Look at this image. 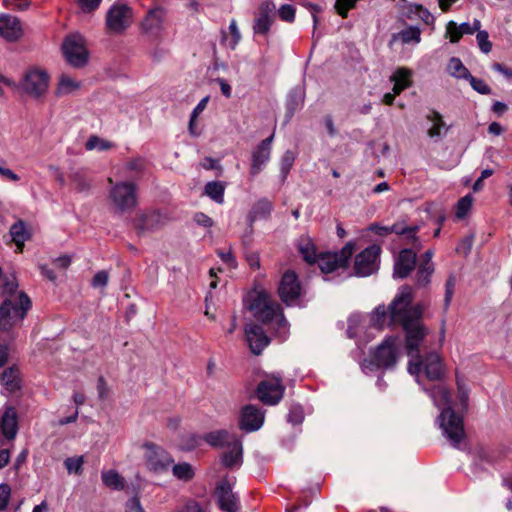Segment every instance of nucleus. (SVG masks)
I'll return each instance as SVG.
<instances>
[{
  "instance_id": "f257e3e1",
  "label": "nucleus",
  "mask_w": 512,
  "mask_h": 512,
  "mask_svg": "<svg viewBox=\"0 0 512 512\" xmlns=\"http://www.w3.org/2000/svg\"><path fill=\"white\" fill-rule=\"evenodd\" d=\"M413 290L410 286H402L390 305L389 324H399L405 331V347L409 357L418 355V346L425 339L426 329L421 323L422 308L412 305Z\"/></svg>"
},
{
  "instance_id": "f03ea898",
  "label": "nucleus",
  "mask_w": 512,
  "mask_h": 512,
  "mask_svg": "<svg viewBox=\"0 0 512 512\" xmlns=\"http://www.w3.org/2000/svg\"><path fill=\"white\" fill-rule=\"evenodd\" d=\"M435 407L440 409L436 419L442 434L453 447L458 448L465 438L463 416L455 412L454 404L449 391L441 385L424 388Z\"/></svg>"
},
{
  "instance_id": "7ed1b4c3",
  "label": "nucleus",
  "mask_w": 512,
  "mask_h": 512,
  "mask_svg": "<svg viewBox=\"0 0 512 512\" xmlns=\"http://www.w3.org/2000/svg\"><path fill=\"white\" fill-rule=\"evenodd\" d=\"M298 249L303 259L310 265L317 263L324 274L333 273L339 269L346 270L352 257L355 244L348 242L339 252H326L317 254L315 245L310 238L302 237L299 240Z\"/></svg>"
},
{
  "instance_id": "20e7f679",
  "label": "nucleus",
  "mask_w": 512,
  "mask_h": 512,
  "mask_svg": "<svg viewBox=\"0 0 512 512\" xmlns=\"http://www.w3.org/2000/svg\"><path fill=\"white\" fill-rule=\"evenodd\" d=\"M248 309L254 317L274 329L280 338L285 339L288 334V322L281 307L275 303L265 291H253L246 298Z\"/></svg>"
},
{
  "instance_id": "39448f33",
  "label": "nucleus",
  "mask_w": 512,
  "mask_h": 512,
  "mask_svg": "<svg viewBox=\"0 0 512 512\" xmlns=\"http://www.w3.org/2000/svg\"><path fill=\"white\" fill-rule=\"evenodd\" d=\"M401 356V341L398 336H388L374 350L370 360H364L361 365L366 374L379 368L390 369L394 367Z\"/></svg>"
},
{
  "instance_id": "423d86ee",
  "label": "nucleus",
  "mask_w": 512,
  "mask_h": 512,
  "mask_svg": "<svg viewBox=\"0 0 512 512\" xmlns=\"http://www.w3.org/2000/svg\"><path fill=\"white\" fill-rule=\"evenodd\" d=\"M424 340L418 346V355L415 357H409L408 363V372L411 375H415L417 377V382L419 381V373L423 370L425 376L431 380H439L443 375V365L439 355L436 352H425L424 355L421 353L424 352Z\"/></svg>"
},
{
  "instance_id": "0eeeda50",
  "label": "nucleus",
  "mask_w": 512,
  "mask_h": 512,
  "mask_svg": "<svg viewBox=\"0 0 512 512\" xmlns=\"http://www.w3.org/2000/svg\"><path fill=\"white\" fill-rule=\"evenodd\" d=\"M30 307L31 301L23 292L18 297L6 298L0 306V329L8 330L22 321Z\"/></svg>"
},
{
  "instance_id": "6e6552de",
  "label": "nucleus",
  "mask_w": 512,
  "mask_h": 512,
  "mask_svg": "<svg viewBox=\"0 0 512 512\" xmlns=\"http://www.w3.org/2000/svg\"><path fill=\"white\" fill-rule=\"evenodd\" d=\"M110 199L121 212L129 211L137 205V186L133 182L116 183L110 190Z\"/></svg>"
},
{
  "instance_id": "1a4fd4ad",
  "label": "nucleus",
  "mask_w": 512,
  "mask_h": 512,
  "mask_svg": "<svg viewBox=\"0 0 512 512\" xmlns=\"http://www.w3.org/2000/svg\"><path fill=\"white\" fill-rule=\"evenodd\" d=\"M144 450V459L147 468L157 474L166 472L173 464V458L162 447L152 443L145 442L142 444Z\"/></svg>"
},
{
  "instance_id": "9d476101",
  "label": "nucleus",
  "mask_w": 512,
  "mask_h": 512,
  "mask_svg": "<svg viewBox=\"0 0 512 512\" xmlns=\"http://www.w3.org/2000/svg\"><path fill=\"white\" fill-rule=\"evenodd\" d=\"M381 248L378 245H370L355 257L353 275L367 277L379 269V256Z\"/></svg>"
},
{
  "instance_id": "9b49d317",
  "label": "nucleus",
  "mask_w": 512,
  "mask_h": 512,
  "mask_svg": "<svg viewBox=\"0 0 512 512\" xmlns=\"http://www.w3.org/2000/svg\"><path fill=\"white\" fill-rule=\"evenodd\" d=\"M187 438L189 440V443L183 447L185 450H191L197 447L202 440L201 437L195 434H189ZM203 440L210 446L217 448H227L234 443L241 442L234 433H231L225 429L206 433L203 436Z\"/></svg>"
},
{
  "instance_id": "f8f14e48",
  "label": "nucleus",
  "mask_w": 512,
  "mask_h": 512,
  "mask_svg": "<svg viewBox=\"0 0 512 512\" xmlns=\"http://www.w3.org/2000/svg\"><path fill=\"white\" fill-rule=\"evenodd\" d=\"M63 54L70 65L82 67L88 61V51L85 40L79 34L68 36L62 46Z\"/></svg>"
},
{
  "instance_id": "ddd939ff",
  "label": "nucleus",
  "mask_w": 512,
  "mask_h": 512,
  "mask_svg": "<svg viewBox=\"0 0 512 512\" xmlns=\"http://www.w3.org/2000/svg\"><path fill=\"white\" fill-rule=\"evenodd\" d=\"M49 84V76L46 71L38 68L28 70L20 83L21 89L33 98L43 96Z\"/></svg>"
},
{
  "instance_id": "4468645a",
  "label": "nucleus",
  "mask_w": 512,
  "mask_h": 512,
  "mask_svg": "<svg viewBox=\"0 0 512 512\" xmlns=\"http://www.w3.org/2000/svg\"><path fill=\"white\" fill-rule=\"evenodd\" d=\"M132 10L126 4L116 3L110 7L106 14V26L111 33L119 34L132 23Z\"/></svg>"
},
{
  "instance_id": "2eb2a0df",
  "label": "nucleus",
  "mask_w": 512,
  "mask_h": 512,
  "mask_svg": "<svg viewBox=\"0 0 512 512\" xmlns=\"http://www.w3.org/2000/svg\"><path fill=\"white\" fill-rule=\"evenodd\" d=\"M285 387L280 375H272L261 381L257 387V397L267 405H276L283 397Z\"/></svg>"
},
{
  "instance_id": "dca6fc26",
  "label": "nucleus",
  "mask_w": 512,
  "mask_h": 512,
  "mask_svg": "<svg viewBox=\"0 0 512 512\" xmlns=\"http://www.w3.org/2000/svg\"><path fill=\"white\" fill-rule=\"evenodd\" d=\"M18 414L13 406L6 405L0 410V444L13 441L18 433Z\"/></svg>"
},
{
  "instance_id": "f3484780",
  "label": "nucleus",
  "mask_w": 512,
  "mask_h": 512,
  "mask_svg": "<svg viewBox=\"0 0 512 512\" xmlns=\"http://www.w3.org/2000/svg\"><path fill=\"white\" fill-rule=\"evenodd\" d=\"M368 230L374 232L379 236H386L391 233L405 236L409 243H412L415 250L421 249V243L416 237L418 226H406L404 223H395L392 226H381L378 224H372L368 227Z\"/></svg>"
},
{
  "instance_id": "a211bd4d",
  "label": "nucleus",
  "mask_w": 512,
  "mask_h": 512,
  "mask_svg": "<svg viewBox=\"0 0 512 512\" xmlns=\"http://www.w3.org/2000/svg\"><path fill=\"white\" fill-rule=\"evenodd\" d=\"M215 497L219 508L223 512H237L239 509V499L233 493L232 486L227 480L218 483L215 489Z\"/></svg>"
},
{
  "instance_id": "6ab92c4d",
  "label": "nucleus",
  "mask_w": 512,
  "mask_h": 512,
  "mask_svg": "<svg viewBox=\"0 0 512 512\" xmlns=\"http://www.w3.org/2000/svg\"><path fill=\"white\" fill-rule=\"evenodd\" d=\"M278 292L281 300L287 305L298 299L301 294V286L295 272L287 271L284 273Z\"/></svg>"
},
{
  "instance_id": "aec40b11",
  "label": "nucleus",
  "mask_w": 512,
  "mask_h": 512,
  "mask_svg": "<svg viewBox=\"0 0 512 512\" xmlns=\"http://www.w3.org/2000/svg\"><path fill=\"white\" fill-rule=\"evenodd\" d=\"M264 423V412L255 405H246L242 408L239 427L245 432L259 430Z\"/></svg>"
},
{
  "instance_id": "412c9836",
  "label": "nucleus",
  "mask_w": 512,
  "mask_h": 512,
  "mask_svg": "<svg viewBox=\"0 0 512 512\" xmlns=\"http://www.w3.org/2000/svg\"><path fill=\"white\" fill-rule=\"evenodd\" d=\"M273 138L274 135L272 134L268 138L262 140L253 150L250 168V174L252 176L258 175L270 160Z\"/></svg>"
},
{
  "instance_id": "4be33fe9",
  "label": "nucleus",
  "mask_w": 512,
  "mask_h": 512,
  "mask_svg": "<svg viewBox=\"0 0 512 512\" xmlns=\"http://www.w3.org/2000/svg\"><path fill=\"white\" fill-rule=\"evenodd\" d=\"M23 35L20 20L10 14H0V36L8 42H15Z\"/></svg>"
},
{
  "instance_id": "5701e85b",
  "label": "nucleus",
  "mask_w": 512,
  "mask_h": 512,
  "mask_svg": "<svg viewBox=\"0 0 512 512\" xmlns=\"http://www.w3.org/2000/svg\"><path fill=\"white\" fill-rule=\"evenodd\" d=\"M245 335L250 350L255 355H259L270 342L263 328L257 324L247 325Z\"/></svg>"
},
{
  "instance_id": "b1692460",
  "label": "nucleus",
  "mask_w": 512,
  "mask_h": 512,
  "mask_svg": "<svg viewBox=\"0 0 512 512\" xmlns=\"http://www.w3.org/2000/svg\"><path fill=\"white\" fill-rule=\"evenodd\" d=\"M416 263V251L403 249L399 252L394 263V278L404 279L414 269Z\"/></svg>"
},
{
  "instance_id": "393cba45",
  "label": "nucleus",
  "mask_w": 512,
  "mask_h": 512,
  "mask_svg": "<svg viewBox=\"0 0 512 512\" xmlns=\"http://www.w3.org/2000/svg\"><path fill=\"white\" fill-rule=\"evenodd\" d=\"M274 9L275 6L270 2L261 4L253 25L255 34L266 35L269 32L273 21Z\"/></svg>"
},
{
  "instance_id": "a878e982",
  "label": "nucleus",
  "mask_w": 512,
  "mask_h": 512,
  "mask_svg": "<svg viewBox=\"0 0 512 512\" xmlns=\"http://www.w3.org/2000/svg\"><path fill=\"white\" fill-rule=\"evenodd\" d=\"M426 119L431 123V127L427 131L428 137L439 141L447 135L450 126L446 125L443 116L439 112L435 110L431 111L426 116Z\"/></svg>"
},
{
  "instance_id": "bb28decb",
  "label": "nucleus",
  "mask_w": 512,
  "mask_h": 512,
  "mask_svg": "<svg viewBox=\"0 0 512 512\" xmlns=\"http://www.w3.org/2000/svg\"><path fill=\"white\" fill-rule=\"evenodd\" d=\"M401 42L404 45H418L421 42V30L417 26H408L398 33L392 34L390 45L395 42Z\"/></svg>"
},
{
  "instance_id": "cd10ccee",
  "label": "nucleus",
  "mask_w": 512,
  "mask_h": 512,
  "mask_svg": "<svg viewBox=\"0 0 512 512\" xmlns=\"http://www.w3.org/2000/svg\"><path fill=\"white\" fill-rule=\"evenodd\" d=\"M390 81L393 83L392 91L395 94H401L402 91L409 88L411 82V71L407 68H398L391 76Z\"/></svg>"
},
{
  "instance_id": "c85d7f7f",
  "label": "nucleus",
  "mask_w": 512,
  "mask_h": 512,
  "mask_svg": "<svg viewBox=\"0 0 512 512\" xmlns=\"http://www.w3.org/2000/svg\"><path fill=\"white\" fill-rule=\"evenodd\" d=\"M165 12L161 8L152 9L144 19L142 26L143 29L148 33L158 32L164 21Z\"/></svg>"
},
{
  "instance_id": "c756f323",
  "label": "nucleus",
  "mask_w": 512,
  "mask_h": 512,
  "mask_svg": "<svg viewBox=\"0 0 512 512\" xmlns=\"http://www.w3.org/2000/svg\"><path fill=\"white\" fill-rule=\"evenodd\" d=\"M371 328L380 331L389 324V310L385 305H378L371 313L369 318Z\"/></svg>"
},
{
  "instance_id": "7c9ffc66",
  "label": "nucleus",
  "mask_w": 512,
  "mask_h": 512,
  "mask_svg": "<svg viewBox=\"0 0 512 512\" xmlns=\"http://www.w3.org/2000/svg\"><path fill=\"white\" fill-rule=\"evenodd\" d=\"M222 464L227 468L240 466L242 463V443H234L227 447V451L222 455Z\"/></svg>"
},
{
  "instance_id": "2f4dec72",
  "label": "nucleus",
  "mask_w": 512,
  "mask_h": 512,
  "mask_svg": "<svg viewBox=\"0 0 512 512\" xmlns=\"http://www.w3.org/2000/svg\"><path fill=\"white\" fill-rule=\"evenodd\" d=\"M304 93L301 89L296 88L290 91L286 100V118L289 121L294 113L303 106Z\"/></svg>"
},
{
  "instance_id": "473e14b6",
  "label": "nucleus",
  "mask_w": 512,
  "mask_h": 512,
  "mask_svg": "<svg viewBox=\"0 0 512 512\" xmlns=\"http://www.w3.org/2000/svg\"><path fill=\"white\" fill-rule=\"evenodd\" d=\"M19 382V372L16 368L10 367L2 373L1 383L9 393L19 389Z\"/></svg>"
},
{
  "instance_id": "72a5a7b5",
  "label": "nucleus",
  "mask_w": 512,
  "mask_h": 512,
  "mask_svg": "<svg viewBox=\"0 0 512 512\" xmlns=\"http://www.w3.org/2000/svg\"><path fill=\"white\" fill-rule=\"evenodd\" d=\"M104 485L112 490H122L125 487L124 478L116 470L102 471Z\"/></svg>"
},
{
  "instance_id": "f704fd0d",
  "label": "nucleus",
  "mask_w": 512,
  "mask_h": 512,
  "mask_svg": "<svg viewBox=\"0 0 512 512\" xmlns=\"http://www.w3.org/2000/svg\"><path fill=\"white\" fill-rule=\"evenodd\" d=\"M272 209L273 205L268 199H260L258 202L255 203L250 212L251 221L267 218L270 215Z\"/></svg>"
},
{
  "instance_id": "c9c22d12",
  "label": "nucleus",
  "mask_w": 512,
  "mask_h": 512,
  "mask_svg": "<svg viewBox=\"0 0 512 512\" xmlns=\"http://www.w3.org/2000/svg\"><path fill=\"white\" fill-rule=\"evenodd\" d=\"M80 82L66 74H62L59 78L57 86V95H68L79 89Z\"/></svg>"
},
{
  "instance_id": "e433bc0d",
  "label": "nucleus",
  "mask_w": 512,
  "mask_h": 512,
  "mask_svg": "<svg viewBox=\"0 0 512 512\" xmlns=\"http://www.w3.org/2000/svg\"><path fill=\"white\" fill-rule=\"evenodd\" d=\"M225 186L220 181H211L205 185V194L218 204L224 202Z\"/></svg>"
},
{
  "instance_id": "4c0bfd02",
  "label": "nucleus",
  "mask_w": 512,
  "mask_h": 512,
  "mask_svg": "<svg viewBox=\"0 0 512 512\" xmlns=\"http://www.w3.org/2000/svg\"><path fill=\"white\" fill-rule=\"evenodd\" d=\"M366 326V318L361 316V315H358V314H354V315H351L349 318H348V327H347V336L349 338H357V337H360V331Z\"/></svg>"
},
{
  "instance_id": "58836bf2",
  "label": "nucleus",
  "mask_w": 512,
  "mask_h": 512,
  "mask_svg": "<svg viewBox=\"0 0 512 512\" xmlns=\"http://www.w3.org/2000/svg\"><path fill=\"white\" fill-rule=\"evenodd\" d=\"M448 73L458 79H468L471 74L459 58L452 57L447 66Z\"/></svg>"
},
{
  "instance_id": "ea45409f",
  "label": "nucleus",
  "mask_w": 512,
  "mask_h": 512,
  "mask_svg": "<svg viewBox=\"0 0 512 512\" xmlns=\"http://www.w3.org/2000/svg\"><path fill=\"white\" fill-rule=\"evenodd\" d=\"M146 169V160L142 157H136L127 161L121 168L123 175L136 176Z\"/></svg>"
},
{
  "instance_id": "a19ab883",
  "label": "nucleus",
  "mask_w": 512,
  "mask_h": 512,
  "mask_svg": "<svg viewBox=\"0 0 512 512\" xmlns=\"http://www.w3.org/2000/svg\"><path fill=\"white\" fill-rule=\"evenodd\" d=\"M161 216L158 212H150L141 215L138 223V228L141 231H149L157 228L160 224Z\"/></svg>"
},
{
  "instance_id": "79ce46f5",
  "label": "nucleus",
  "mask_w": 512,
  "mask_h": 512,
  "mask_svg": "<svg viewBox=\"0 0 512 512\" xmlns=\"http://www.w3.org/2000/svg\"><path fill=\"white\" fill-rule=\"evenodd\" d=\"M173 475L182 481H189L194 476V470L189 463L183 462L172 466Z\"/></svg>"
},
{
  "instance_id": "37998d69",
  "label": "nucleus",
  "mask_w": 512,
  "mask_h": 512,
  "mask_svg": "<svg viewBox=\"0 0 512 512\" xmlns=\"http://www.w3.org/2000/svg\"><path fill=\"white\" fill-rule=\"evenodd\" d=\"M10 235L17 246L22 245L27 239V231L24 222L18 221L10 228Z\"/></svg>"
},
{
  "instance_id": "c03bdc74",
  "label": "nucleus",
  "mask_w": 512,
  "mask_h": 512,
  "mask_svg": "<svg viewBox=\"0 0 512 512\" xmlns=\"http://www.w3.org/2000/svg\"><path fill=\"white\" fill-rule=\"evenodd\" d=\"M434 272V264H421L417 270L416 281L418 286H426L430 282V277Z\"/></svg>"
},
{
  "instance_id": "a18cd8bd",
  "label": "nucleus",
  "mask_w": 512,
  "mask_h": 512,
  "mask_svg": "<svg viewBox=\"0 0 512 512\" xmlns=\"http://www.w3.org/2000/svg\"><path fill=\"white\" fill-rule=\"evenodd\" d=\"M113 144L109 141L103 140L99 138L98 136H91L88 138L85 148L88 151L98 149L99 151H106L109 150Z\"/></svg>"
},
{
  "instance_id": "49530a36",
  "label": "nucleus",
  "mask_w": 512,
  "mask_h": 512,
  "mask_svg": "<svg viewBox=\"0 0 512 512\" xmlns=\"http://www.w3.org/2000/svg\"><path fill=\"white\" fill-rule=\"evenodd\" d=\"M83 464V456L68 457L64 461V466L69 474H81Z\"/></svg>"
},
{
  "instance_id": "de8ad7c7",
  "label": "nucleus",
  "mask_w": 512,
  "mask_h": 512,
  "mask_svg": "<svg viewBox=\"0 0 512 512\" xmlns=\"http://www.w3.org/2000/svg\"><path fill=\"white\" fill-rule=\"evenodd\" d=\"M472 202H473L472 196L466 195V196L462 197L456 205L455 216L458 219H463L470 211V209L472 207Z\"/></svg>"
},
{
  "instance_id": "09e8293b",
  "label": "nucleus",
  "mask_w": 512,
  "mask_h": 512,
  "mask_svg": "<svg viewBox=\"0 0 512 512\" xmlns=\"http://www.w3.org/2000/svg\"><path fill=\"white\" fill-rule=\"evenodd\" d=\"M295 161V154L291 150H287L283 156L281 161V174L283 179L286 178L288 173L290 172V169L292 168Z\"/></svg>"
},
{
  "instance_id": "8fccbe9b",
  "label": "nucleus",
  "mask_w": 512,
  "mask_h": 512,
  "mask_svg": "<svg viewBox=\"0 0 512 512\" xmlns=\"http://www.w3.org/2000/svg\"><path fill=\"white\" fill-rule=\"evenodd\" d=\"M357 1L358 0H335L334 8L342 18H346L348 11L355 7Z\"/></svg>"
},
{
  "instance_id": "3c124183",
  "label": "nucleus",
  "mask_w": 512,
  "mask_h": 512,
  "mask_svg": "<svg viewBox=\"0 0 512 512\" xmlns=\"http://www.w3.org/2000/svg\"><path fill=\"white\" fill-rule=\"evenodd\" d=\"M456 280L453 275L449 276L445 283L444 310L450 306L454 294Z\"/></svg>"
},
{
  "instance_id": "603ef678",
  "label": "nucleus",
  "mask_w": 512,
  "mask_h": 512,
  "mask_svg": "<svg viewBox=\"0 0 512 512\" xmlns=\"http://www.w3.org/2000/svg\"><path fill=\"white\" fill-rule=\"evenodd\" d=\"M458 386V401L459 407L462 411L467 410L468 407V397H469V389L466 387L464 383L461 381H457Z\"/></svg>"
},
{
  "instance_id": "864d4df0",
  "label": "nucleus",
  "mask_w": 512,
  "mask_h": 512,
  "mask_svg": "<svg viewBox=\"0 0 512 512\" xmlns=\"http://www.w3.org/2000/svg\"><path fill=\"white\" fill-rule=\"evenodd\" d=\"M229 31L231 34V39L228 41V46L234 50L238 43L241 40V33L238 29L237 22L235 19H232L229 24Z\"/></svg>"
},
{
  "instance_id": "5fc2aeb1",
  "label": "nucleus",
  "mask_w": 512,
  "mask_h": 512,
  "mask_svg": "<svg viewBox=\"0 0 512 512\" xmlns=\"http://www.w3.org/2000/svg\"><path fill=\"white\" fill-rule=\"evenodd\" d=\"M467 80L469 81L471 87L478 93L483 95H488L491 93V88L482 79L471 75Z\"/></svg>"
},
{
  "instance_id": "6e6d98bb",
  "label": "nucleus",
  "mask_w": 512,
  "mask_h": 512,
  "mask_svg": "<svg viewBox=\"0 0 512 512\" xmlns=\"http://www.w3.org/2000/svg\"><path fill=\"white\" fill-rule=\"evenodd\" d=\"M303 419H304V414H303V410H302L301 406H299V405L291 406L288 416H287L288 422L292 423L293 425H297V424L302 423Z\"/></svg>"
},
{
  "instance_id": "4d7b16f0",
  "label": "nucleus",
  "mask_w": 512,
  "mask_h": 512,
  "mask_svg": "<svg viewBox=\"0 0 512 512\" xmlns=\"http://www.w3.org/2000/svg\"><path fill=\"white\" fill-rule=\"evenodd\" d=\"M446 34L450 38V42L456 43L463 36L459 25L454 21H449L446 26Z\"/></svg>"
},
{
  "instance_id": "13d9d810",
  "label": "nucleus",
  "mask_w": 512,
  "mask_h": 512,
  "mask_svg": "<svg viewBox=\"0 0 512 512\" xmlns=\"http://www.w3.org/2000/svg\"><path fill=\"white\" fill-rule=\"evenodd\" d=\"M488 38L489 36L486 31H481L480 29L478 30L476 39L481 51L484 53H489L492 49V44Z\"/></svg>"
},
{
  "instance_id": "bf43d9fd",
  "label": "nucleus",
  "mask_w": 512,
  "mask_h": 512,
  "mask_svg": "<svg viewBox=\"0 0 512 512\" xmlns=\"http://www.w3.org/2000/svg\"><path fill=\"white\" fill-rule=\"evenodd\" d=\"M279 17L286 22H292L295 18V8L292 5L284 4L278 10Z\"/></svg>"
},
{
  "instance_id": "052dcab7",
  "label": "nucleus",
  "mask_w": 512,
  "mask_h": 512,
  "mask_svg": "<svg viewBox=\"0 0 512 512\" xmlns=\"http://www.w3.org/2000/svg\"><path fill=\"white\" fill-rule=\"evenodd\" d=\"M217 254L221 258L222 262L228 267L233 269L237 267V261L232 254L231 249H228L227 251L218 250Z\"/></svg>"
},
{
  "instance_id": "680f3d73",
  "label": "nucleus",
  "mask_w": 512,
  "mask_h": 512,
  "mask_svg": "<svg viewBox=\"0 0 512 512\" xmlns=\"http://www.w3.org/2000/svg\"><path fill=\"white\" fill-rule=\"evenodd\" d=\"M11 489L8 484H0V511L7 508L9 503Z\"/></svg>"
},
{
  "instance_id": "e2e57ef3",
  "label": "nucleus",
  "mask_w": 512,
  "mask_h": 512,
  "mask_svg": "<svg viewBox=\"0 0 512 512\" xmlns=\"http://www.w3.org/2000/svg\"><path fill=\"white\" fill-rule=\"evenodd\" d=\"M208 101H209V97L208 96L202 98L199 101V103L196 105V107L193 109V111L191 113V116H190V128L191 129H192L193 123H195V121H196L197 117L199 116V114L202 113L203 110L206 108Z\"/></svg>"
},
{
  "instance_id": "0e129e2a",
  "label": "nucleus",
  "mask_w": 512,
  "mask_h": 512,
  "mask_svg": "<svg viewBox=\"0 0 512 512\" xmlns=\"http://www.w3.org/2000/svg\"><path fill=\"white\" fill-rule=\"evenodd\" d=\"M18 288V283L17 281L15 280V278H12V279H7L4 283H3V294L7 295L9 297H18V295H15L14 293L16 292Z\"/></svg>"
},
{
  "instance_id": "69168bd1",
  "label": "nucleus",
  "mask_w": 512,
  "mask_h": 512,
  "mask_svg": "<svg viewBox=\"0 0 512 512\" xmlns=\"http://www.w3.org/2000/svg\"><path fill=\"white\" fill-rule=\"evenodd\" d=\"M109 275L107 271L101 270L95 274L92 280V286L95 288L105 287L108 283Z\"/></svg>"
},
{
  "instance_id": "338daca9",
  "label": "nucleus",
  "mask_w": 512,
  "mask_h": 512,
  "mask_svg": "<svg viewBox=\"0 0 512 512\" xmlns=\"http://www.w3.org/2000/svg\"><path fill=\"white\" fill-rule=\"evenodd\" d=\"M473 240H474L473 235H468V236L464 237L460 241V243L458 244V246L456 248L457 252L468 254L472 248Z\"/></svg>"
},
{
  "instance_id": "774afa93",
  "label": "nucleus",
  "mask_w": 512,
  "mask_h": 512,
  "mask_svg": "<svg viewBox=\"0 0 512 512\" xmlns=\"http://www.w3.org/2000/svg\"><path fill=\"white\" fill-rule=\"evenodd\" d=\"M125 512H145L138 497L130 498L125 504Z\"/></svg>"
}]
</instances>
